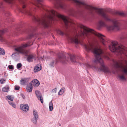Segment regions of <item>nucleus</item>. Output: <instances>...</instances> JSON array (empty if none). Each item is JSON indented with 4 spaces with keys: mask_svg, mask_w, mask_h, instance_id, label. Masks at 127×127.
<instances>
[{
    "mask_svg": "<svg viewBox=\"0 0 127 127\" xmlns=\"http://www.w3.org/2000/svg\"><path fill=\"white\" fill-rule=\"evenodd\" d=\"M33 114L34 116V117H35V118H38V112L36 110H33Z\"/></svg>",
    "mask_w": 127,
    "mask_h": 127,
    "instance_id": "20",
    "label": "nucleus"
},
{
    "mask_svg": "<svg viewBox=\"0 0 127 127\" xmlns=\"http://www.w3.org/2000/svg\"><path fill=\"white\" fill-rule=\"evenodd\" d=\"M35 58V55L32 54L29 55L28 57L27 60L29 62H31L33 61V60Z\"/></svg>",
    "mask_w": 127,
    "mask_h": 127,
    "instance_id": "14",
    "label": "nucleus"
},
{
    "mask_svg": "<svg viewBox=\"0 0 127 127\" xmlns=\"http://www.w3.org/2000/svg\"><path fill=\"white\" fill-rule=\"evenodd\" d=\"M8 102L9 104L14 108H15L16 107V105L14 102L10 101H8Z\"/></svg>",
    "mask_w": 127,
    "mask_h": 127,
    "instance_id": "24",
    "label": "nucleus"
},
{
    "mask_svg": "<svg viewBox=\"0 0 127 127\" xmlns=\"http://www.w3.org/2000/svg\"><path fill=\"white\" fill-rule=\"evenodd\" d=\"M32 86L30 84H29L26 87L27 92L28 93L31 92L32 89Z\"/></svg>",
    "mask_w": 127,
    "mask_h": 127,
    "instance_id": "16",
    "label": "nucleus"
},
{
    "mask_svg": "<svg viewBox=\"0 0 127 127\" xmlns=\"http://www.w3.org/2000/svg\"><path fill=\"white\" fill-rule=\"evenodd\" d=\"M74 11L73 10H71L69 12L70 15L73 16L74 15Z\"/></svg>",
    "mask_w": 127,
    "mask_h": 127,
    "instance_id": "30",
    "label": "nucleus"
},
{
    "mask_svg": "<svg viewBox=\"0 0 127 127\" xmlns=\"http://www.w3.org/2000/svg\"><path fill=\"white\" fill-rule=\"evenodd\" d=\"M35 93L38 99L40 100L42 103H43V98L40 92L38 91H36L35 92Z\"/></svg>",
    "mask_w": 127,
    "mask_h": 127,
    "instance_id": "10",
    "label": "nucleus"
},
{
    "mask_svg": "<svg viewBox=\"0 0 127 127\" xmlns=\"http://www.w3.org/2000/svg\"><path fill=\"white\" fill-rule=\"evenodd\" d=\"M109 48L111 51L115 52L117 55L122 56L123 58H124V56L127 57V51L125 47L122 45L119 44L117 42H112ZM113 61V68H122V72L118 75V79L122 81H126V79L125 76H127V62L126 64H123L120 61L117 62L114 60Z\"/></svg>",
    "mask_w": 127,
    "mask_h": 127,
    "instance_id": "2",
    "label": "nucleus"
},
{
    "mask_svg": "<svg viewBox=\"0 0 127 127\" xmlns=\"http://www.w3.org/2000/svg\"><path fill=\"white\" fill-rule=\"evenodd\" d=\"M29 79L27 78H24L20 80V84L22 85H26V83L28 80Z\"/></svg>",
    "mask_w": 127,
    "mask_h": 127,
    "instance_id": "15",
    "label": "nucleus"
},
{
    "mask_svg": "<svg viewBox=\"0 0 127 127\" xmlns=\"http://www.w3.org/2000/svg\"><path fill=\"white\" fill-rule=\"evenodd\" d=\"M57 91V88H56L54 89H53L52 90V92L53 93H56Z\"/></svg>",
    "mask_w": 127,
    "mask_h": 127,
    "instance_id": "36",
    "label": "nucleus"
},
{
    "mask_svg": "<svg viewBox=\"0 0 127 127\" xmlns=\"http://www.w3.org/2000/svg\"><path fill=\"white\" fill-rule=\"evenodd\" d=\"M65 59V56L63 55H62L60 56L59 57V61L57 60L56 59L53 60L51 61L49 65L53 67L54 65L55 64H56L57 62L59 61L62 62L63 63H65V62L64 61V60Z\"/></svg>",
    "mask_w": 127,
    "mask_h": 127,
    "instance_id": "9",
    "label": "nucleus"
},
{
    "mask_svg": "<svg viewBox=\"0 0 127 127\" xmlns=\"http://www.w3.org/2000/svg\"><path fill=\"white\" fill-rule=\"evenodd\" d=\"M45 11L46 14L42 19H37L35 17L34 19L35 21L41 24L46 27H48L50 22L49 21H58V18H60L63 20L66 28L72 24L66 17L59 14L54 10H45Z\"/></svg>",
    "mask_w": 127,
    "mask_h": 127,
    "instance_id": "4",
    "label": "nucleus"
},
{
    "mask_svg": "<svg viewBox=\"0 0 127 127\" xmlns=\"http://www.w3.org/2000/svg\"><path fill=\"white\" fill-rule=\"evenodd\" d=\"M28 38H29V37H28Z\"/></svg>",
    "mask_w": 127,
    "mask_h": 127,
    "instance_id": "44",
    "label": "nucleus"
},
{
    "mask_svg": "<svg viewBox=\"0 0 127 127\" xmlns=\"http://www.w3.org/2000/svg\"><path fill=\"white\" fill-rule=\"evenodd\" d=\"M31 85L35 87H38L39 84V83L37 79H35L32 80L30 84Z\"/></svg>",
    "mask_w": 127,
    "mask_h": 127,
    "instance_id": "12",
    "label": "nucleus"
},
{
    "mask_svg": "<svg viewBox=\"0 0 127 127\" xmlns=\"http://www.w3.org/2000/svg\"><path fill=\"white\" fill-rule=\"evenodd\" d=\"M78 36L77 33L72 36H68V40L71 43H74L75 44H78L79 42L78 39Z\"/></svg>",
    "mask_w": 127,
    "mask_h": 127,
    "instance_id": "8",
    "label": "nucleus"
},
{
    "mask_svg": "<svg viewBox=\"0 0 127 127\" xmlns=\"http://www.w3.org/2000/svg\"><path fill=\"white\" fill-rule=\"evenodd\" d=\"M6 99L7 100H9L11 101H13L14 100V97L13 95H9L6 97Z\"/></svg>",
    "mask_w": 127,
    "mask_h": 127,
    "instance_id": "18",
    "label": "nucleus"
},
{
    "mask_svg": "<svg viewBox=\"0 0 127 127\" xmlns=\"http://www.w3.org/2000/svg\"><path fill=\"white\" fill-rule=\"evenodd\" d=\"M20 107L21 109L22 110L26 112H27L29 110V107L28 104H21L20 105Z\"/></svg>",
    "mask_w": 127,
    "mask_h": 127,
    "instance_id": "13",
    "label": "nucleus"
},
{
    "mask_svg": "<svg viewBox=\"0 0 127 127\" xmlns=\"http://www.w3.org/2000/svg\"><path fill=\"white\" fill-rule=\"evenodd\" d=\"M5 82V80L3 79H1L0 80V82L1 84L4 83Z\"/></svg>",
    "mask_w": 127,
    "mask_h": 127,
    "instance_id": "33",
    "label": "nucleus"
},
{
    "mask_svg": "<svg viewBox=\"0 0 127 127\" xmlns=\"http://www.w3.org/2000/svg\"><path fill=\"white\" fill-rule=\"evenodd\" d=\"M84 47L87 51H91L94 54L95 59L94 62L95 63H99L100 64L101 66L98 68V70L102 71L104 73H107L111 72L108 68L104 66L101 57L102 56L105 57L107 60L109 59V58L108 56L103 54L102 51L100 48L90 43L87 45L85 44Z\"/></svg>",
    "mask_w": 127,
    "mask_h": 127,
    "instance_id": "3",
    "label": "nucleus"
},
{
    "mask_svg": "<svg viewBox=\"0 0 127 127\" xmlns=\"http://www.w3.org/2000/svg\"><path fill=\"white\" fill-rule=\"evenodd\" d=\"M79 26L81 29V33L80 35L82 37L86 36L88 37L90 34L92 33L99 37L101 42L104 46H106L110 43V41L106 40L105 36L102 34L97 33L94 30L89 29L82 25H80Z\"/></svg>",
    "mask_w": 127,
    "mask_h": 127,
    "instance_id": "5",
    "label": "nucleus"
},
{
    "mask_svg": "<svg viewBox=\"0 0 127 127\" xmlns=\"http://www.w3.org/2000/svg\"><path fill=\"white\" fill-rule=\"evenodd\" d=\"M6 31H7L6 30L0 31V41H2L3 40V38L2 36V34Z\"/></svg>",
    "mask_w": 127,
    "mask_h": 127,
    "instance_id": "19",
    "label": "nucleus"
},
{
    "mask_svg": "<svg viewBox=\"0 0 127 127\" xmlns=\"http://www.w3.org/2000/svg\"><path fill=\"white\" fill-rule=\"evenodd\" d=\"M49 110L50 111H52L53 109V104L52 101H50L49 103Z\"/></svg>",
    "mask_w": 127,
    "mask_h": 127,
    "instance_id": "23",
    "label": "nucleus"
},
{
    "mask_svg": "<svg viewBox=\"0 0 127 127\" xmlns=\"http://www.w3.org/2000/svg\"><path fill=\"white\" fill-rule=\"evenodd\" d=\"M21 95V96H22V97L23 98H25V96L23 94H22Z\"/></svg>",
    "mask_w": 127,
    "mask_h": 127,
    "instance_id": "39",
    "label": "nucleus"
},
{
    "mask_svg": "<svg viewBox=\"0 0 127 127\" xmlns=\"http://www.w3.org/2000/svg\"><path fill=\"white\" fill-rule=\"evenodd\" d=\"M41 69V66L40 65L38 64L35 66L34 69V72H37L40 70Z\"/></svg>",
    "mask_w": 127,
    "mask_h": 127,
    "instance_id": "17",
    "label": "nucleus"
},
{
    "mask_svg": "<svg viewBox=\"0 0 127 127\" xmlns=\"http://www.w3.org/2000/svg\"><path fill=\"white\" fill-rule=\"evenodd\" d=\"M40 59H42V60H43V57H41V58H40Z\"/></svg>",
    "mask_w": 127,
    "mask_h": 127,
    "instance_id": "41",
    "label": "nucleus"
},
{
    "mask_svg": "<svg viewBox=\"0 0 127 127\" xmlns=\"http://www.w3.org/2000/svg\"><path fill=\"white\" fill-rule=\"evenodd\" d=\"M70 59L71 62L72 63L76 62L75 56L73 55H70Z\"/></svg>",
    "mask_w": 127,
    "mask_h": 127,
    "instance_id": "21",
    "label": "nucleus"
},
{
    "mask_svg": "<svg viewBox=\"0 0 127 127\" xmlns=\"http://www.w3.org/2000/svg\"><path fill=\"white\" fill-rule=\"evenodd\" d=\"M64 88H61L58 93V95H62L64 93Z\"/></svg>",
    "mask_w": 127,
    "mask_h": 127,
    "instance_id": "25",
    "label": "nucleus"
},
{
    "mask_svg": "<svg viewBox=\"0 0 127 127\" xmlns=\"http://www.w3.org/2000/svg\"><path fill=\"white\" fill-rule=\"evenodd\" d=\"M33 34H31L29 36V38H31L33 37Z\"/></svg>",
    "mask_w": 127,
    "mask_h": 127,
    "instance_id": "38",
    "label": "nucleus"
},
{
    "mask_svg": "<svg viewBox=\"0 0 127 127\" xmlns=\"http://www.w3.org/2000/svg\"><path fill=\"white\" fill-rule=\"evenodd\" d=\"M22 66V65L21 63H18L17 65V69H19Z\"/></svg>",
    "mask_w": 127,
    "mask_h": 127,
    "instance_id": "29",
    "label": "nucleus"
},
{
    "mask_svg": "<svg viewBox=\"0 0 127 127\" xmlns=\"http://www.w3.org/2000/svg\"><path fill=\"white\" fill-rule=\"evenodd\" d=\"M55 3L54 5L57 8H60L63 9H65L66 5L64 2L66 1H71L72 2L75 3L77 6L80 7H83L90 11L95 10L106 21L112 22L113 25L108 26L102 20H99L97 23L98 29H100L102 27H106L109 31H117L119 30L120 27L119 25L118 20L115 18L112 19L110 15L105 13L102 9L88 5L85 2L77 0H55Z\"/></svg>",
    "mask_w": 127,
    "mask_h": 127,
    "instance_id": "1",
    "label": "nucleus"
},
{
    "mask_svg": "<svg viewBox=\"0 0 127 127\" xmlns=\"http://www.w3.org/2000/svg\"><path fill=\"white\" fill-rule=\"evenodd\" d=\"M122 39H124L127 38V36L125 35H123L121 37Z\"/></svg>",
    "mask_w": 127,
    "mask_h": 127,
    "instance_id": "37",
    "label": "nucleus"
},
{
    "mask_svg": "<svg viewBox=\"0 0 127 127\" xmlns=\"http://www.w3.org/2000/svg\"><path fill=\"white\" fill-rule=\"evenodd\" d=\"M32 45L29 44L28 43L22 45V46L17 47L15 49V52L12 55V57L16 60H18L19 59V54H22L25 56H28V52L25 49V47L30 46Z\"/></svg>",
    "mask_w": 127,
    "mask_h": 127,
    "instance_id": "6",
    "label": "nucleus"
},
{
    "mask_svg": "<svg viewBox=\"0 0 127 127\" xmlns=\"http://www.w3.org/2000/svg\"><path fill=\"white\" fill-rule=\"evenodd\" d=\"M5 54V51L3 49L0 48V54L4 55Z\"/></svg>",
    "mask_w": 127,
    "mask_h": 127,
    "instance_id": "28",
    "label": "nucleus"
},
{
    "mask_svg": "<svg viewBox=\"0 0 127 127\" xmlns=\"http://www.w3.org/2000/svg\"><path fill=\"white\" fill-rule=\"evenodd\" d=\"M38 118H35V117L33 118L31 120V121L33 123V124H37V120Z\"/></svg>",
    "mask_w": 127,
    "mask_h": 127,
    "instance_id": "26",
    "label": "nucleus"
},
{
    "mask_svg": "<svg viewBox=\"0 0 127 127\" xmlns=\"http://www.w3.org/2000/svg\"><path fill=\"white\" fill-rule=\"evenodd\" d=\"M115 14L117 15H118L121 16H123L124 15V13L122 12L117 11L115 12Z\"/></svg>",
    "mask_w": 127,
    "mask_h": 127,
    "instance_id": "27",
    "label": "nucleus"
},
{
    "mask_svg": "<svg viewBox=\"0 0 127 127\" xmlns=\"http://www.w3.org/2000/svg\"><path fill=\"white\" fill-rule=\"evenodd\" d=\"M86 67H87V68H92V67H93V66L91 65H90L89 64L87 63L86 64Z\"/></svg>",
    "mask_w": 127,
    "mask_h": 127,
    "instance_id": "32",
    "label": "nucleus"
},
{
    "mask_svg": "<svg viewBox=\"0 0 127 127\" xmlns=\"http://www.w3.org/2000/svg\"><path fill=\"white\" fill-rule=\"evenodd\" d=\"M57 32L58 34L61 35H62L64 34L63 32L60 30H58L57 31Z\"/></svg>",
    "mask_w": 127,
    "mask_h": 127,
    "instance_id": "31",
    "label": "nucleus"
},
{
    "mask_svg": "<svg viewBox=\"0 0 127 127\" xmlns=\"http://www.w3.org/2000/svg\"><path fill=\"white\" fill-rule=\"evenodd\" d=\"M94 67L95 68V67L94 66Z\"/></svg>",
    "mask_w": 127,
    "mask_h": 127,
    "instance_id": "42",
    "label": "nucleus"
},
{
    "mask_svg": "<svg viewBox=\"0 0 127 127\" xmlns=\"http://www.w3.org/2000/svg\"><path fill=\"white\" fill-rule=\"evenodd\" d=\"M8 67L9 69H13V68L12 65H9Z\"/></svg>",
    "mask_w": 127,
    "mask_h": 127,
    "instance_id": "35",
    "label": "nucleus"
},
{
    "mask_svg": "<svg viewBox=\"0 0 127 127\" xmlns=\"http://www.w3.org/2000/svg\"><path fill=\"white\" fill-rule=\"evenodd\" d=\"M112 73H114H114H115V72H114V71H112Z\"/></svg>",
    "mask_w": 127,
    "mask_h": 127,
    "instance_id": "40",
    "label": "nucleus"
},
{
    "mask_svg": "<svg viewBox=\"0 0 127 127\" xmlns=\"http://www.w3.org/2000/svg\"><path fill=\"white\" fill-rule=\"evenodd\" d=\"M59 125H60H60H61V124H60Z\"/></svg>",
    "mask_w": 127,
    "mask_h": 127,
    "instance_id": "43",
    "label": "nucleus"
},
{
    "mask_svg": "<svg viewBox=\"0 0 127 127\" xmlns=\"http://www.w3.org/2000/svg\"><path fill=\"white\" fill-rule=\"evenodd\" d=\"M6 2L9 3H13V0H4ZM20 0L21 3L23 4L22 7L23 9L22 10H20V11L22 13L27 14L30 15H31V12L32 10H31L25 9L24 8L26 7V5L25 4V0Z\"/></svg>",
    "mask_w": 127,
    "mask_h": 127,
    "instance_id": "7",
    "label": "nucleus"
},
{
    "mask_svg": "<svg viewBox=\"0 0 127 127\" xmlns=\"http://www.w3.org/2000/svg\"><path fill=\"white\" fill-rule=\"evenodd\" d=\"M15 89L16 90H18L20 89V87L17 86H14Z\"/></svg>",
    "mask_w": 127,
    "mask_h": 127,
    "instance_id": "34",
    "label": "nucleus"
},
{
    "mask_svg": "<svg viewBox=\"0 0 127 127\" xmlns=\"http://www.w3.org/2000/svg\"><path fill=\"white\" fill-rule=\"evenodd\" d=\"M37 1V3L36 4H34L36 5L37 7L39 9L41 8L44 9H45L44 8V6L42 4L40 3V2H42L43 0H36Z\"/></svg>",
    "mask_w": 127,
    "mask_h": 127,
    "instance_id": "11",
    "label": "nucleus"
},
{
    "mask_svg": "<svg viewBox=\"0 0 127 127\" xmlns=\"http://www.w3.org/2000/svg\"><path fill=\"white\" fill-rule=\"evenodd\" d=\"M3 92H8L9 91V87L8 86H6L2 89Z\"/></svg>",
    "mask_w": 127,
    "mask_h": 127,
    "instance_id": "22",
    "label": "nucleus"
}]
</instances>
